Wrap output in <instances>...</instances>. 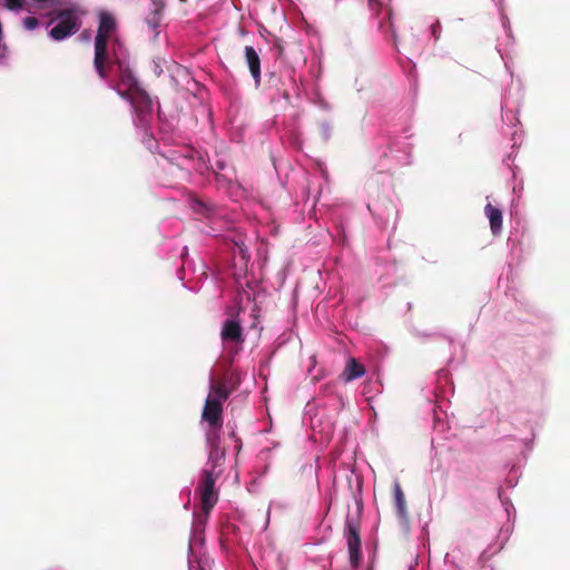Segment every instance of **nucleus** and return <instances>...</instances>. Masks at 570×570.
I'll list each match as a JSON object with an SVG mask.
<instances>
[{"instance_id": "obj_23", "label": "nucleus", "mask_w": 570, "mask_h": 570, "mask_svg": "<svg viewBox=\"0 0 570 570\" xmlns=\"http://www.w3.org/2000/svg\"><path fill=\"white\" fill-rule=\"evenodd\" d=\"M196 205H198L200 208H204V207H205L204 203H203V202H200V200H197V202H196Z\"/></svg>"}, {"instance_id": "obj_7", "label": "nucleus", "mask_w": 570, "mask_h": 570, "mask_svg": "<svg viewBox=\"0 0 570 570\" xmlns=\"http://www.w3.org/2000/svg\"><path fill=\"white\" fill-rule=\"evenodd\" d=\"M220 338L224 343L232 342L243 344L245 342V337L240 323L236 320H226L222 326Z\"/></svg>"}, {"instance_id": "obj_4", "label": "nucleus", "mask_w": 570, "mask_h": 570, "mask_svg": "<svg viewBox=\"0 0 570 570\" xmlns=\"http://www.w3.org/2000/svg\"><path fill=\"white\" fill-rule=\"evenodd\" d=\"M216 478L213 475V471L205 470L202 475L199 485L202 510L208 514L215 507L218 500V493L215 490Z\"/></svg>"}, {"instance_id": "obj_10", "label": "nucleus", "mask_w": 570, "mask_h": 570, "mask_svg": "<svg viewBox=\"0 0 570 570\" xmlns=\"http://www.w3.org/2000/svg\"><path fill=\"white\" fill-rule=\"evenodd\" d=\"M245 59L249 69V72L258 86L261 83V59L254 47H245Z\"/></svg>"}, {"instance_id": "obj_22", "label": "nucleus", "mask_w": 570, "mask_h": 570, "mask_svg": "<svg viewBox=\"0 0 570 570\" xmlns=\"http://www.w3.org/2000/svg\"><path fill=\"white\" fill-rule=\"evenodd\" d=\"M368 6L372 10L379 11L381 8V2L379 0H368Z\"/></svg>"}, {"instance_id": "obj_12", "label": "nucleus", "mask_w": 570, "mask_h": 570, "mask_svg": "<svg viewBox=\"0 0 570 570\" xmlns=\"http://www.w3.org/2000/svg\"><path fill=\"white\" fill-rule=\"evenodd\" d=\"M210 382L213 384H220L223 387H225L226 391H228V394L230 395L234 391H236L240 384V375L237 372H230L225 374L223 377L216 380L212 379Z\"/></svg>"}, {"instance_id": "obj_20", "label": "nucleus", "mask_w": 570, "mask_h": 570, "mask_svg": "<svg viewBox=\"0 0 570 570\" xmlns=\"http://www.w3.org/2000/svg\"><path fill=\"white\" fill-rule=\"evenodd\" d=\"M22 23L27 30H35L39 26V20L36 17H27L22 20Z\"/></svg>"}, {"instance_id": "obj_21", "label": "nucleus", "mask_w": 570, "mask_h": 570, "mask_svg": "<svg viewBox=\"0 0 570 570\" xmlns=\"http://www.w3.org/2000/svg\"><path fill=\"white\" fill-rule=\"evenodd\" d=\"M431 33H432V36L434 37L435 40H439L440 33H441V23H440V21H435L431 26Z\"/></svg>"}, {"instance_id": "obj_19", "label": "nucleus", "mask_w": 570, "mask_h": 570, "mask_svg": "<svg viewBox=\"0 0 570 570\" xmlns=\"http://www.w3.org/2000/svg\"><path fill=\"white\" fill-rule=\"evenodd\" d=\"M153 4L155 7L153 18L148 20V22L156 28L159 24L160 16L165 9V0H153Z\"/></svg>"}, {"instance_id": "obj_8", "label": "nucleus", "mask_w": 570, "mask_h": 570, "mask_svg": "<svg viewBox=\"0 0 570 570\" xmlns=\"http://www.w3.org/2000/svg\"><path fill=\"white\" fill-rule=\"evenodd\" d=\"M202 420L208 424V426H215L216 429L223 428V406L205 400L204 407L202 411Z\"/></svg>"}, {"instance_id": "obj_2", "label": "nucleus", "mask_w": 570, "mask_h": 570, "mask_svg": "<svg viewBox=\"0 0 570 570\" xmlns=\"http://www.w3.org/2000/svg\"><path fill=\"white\" fill-rule=\"evenodd\" d=\"M46 16L51 17L48 26L58 21V23L49 30V37L56 41L65 40L75 35L81 27L80 10L76 4L65 9L49 11Z\"/></svg>"}, {"instance_id": "obj_1", "label": "nucleus", "mask_w": 570, "mask_h": 570, "mask_svg": "<svg viewBox=\"0 0 570 570\" xmlns=\"http://www.w3.org/2000/svg\"><path fill=\"white\" fill-rule=\"evenodd\" d=\"M117 31V21L115 17L107 12L99 13V24L97 35L95 37V57L94 67L96 72L101 79L108 77V66L111 63V58L108 55V41L112 40Z\"/></svg>"}, {"instance_id": "obj_16", "label": "nucleus", "mask_w": 570, "mask_h": 570, "mask_svg": "<svg viewBox=\"0 0 570 570\" xmlns=\"http://www.w3.org/2000/svg\"><path fill=\"white\" fill-rule=\"evenodd\" d=\"M225 449L224 448H209L208 463L212 464L214 471L217 466L222 465L225 461Z\"/></svg>"}, {"instance_id": "obj_5", "label": "nucleus", "mask_w": 570, "mask_h": 570, "mask_svg": "<svg viewBox=\"0 0 570 570\" xmlns=\"http://www.w3.org/2000/svg\"><path fill=\"white\" fill-rule=\"evenodd\" d=\"M118 94L121 96V98L128 100L131 104L134 110L139 115V117H144L145 115L151 112V99L140 88H137L134 91H121V89H118Z\"/></svg>"}, {"instance_id": "obj_9", "label": "nucleus", "mask_w": 570, "mask_h": 570, "mask_svg": "<svg viewBox=\"0 0 570 570\" xmlns=\"http://www.w3.org/2000/svg\"><path fill=\"white\" fill-rule=\"evenodd\" d=\"M365 374V367L356 358L350 357L343 372L340 374V379L345 382H352L356 379L362 377Z\"/></svg>"}, {"instance_id": "obj_18", "label": "nucleus", "mask_w": 570, "mask_h": 570, "mask_svg": "<svg viewBox=\"0 0 570 570\" xmlns=\"http://www.w3.org/2000/svg\"><path fill=\"white\" fill-rule=\"evenodd\" d=\"M31 4L30 0H6L4 7L10 11L24 9L26 11L31 12Z\"/></svg>"}, {"instance_id": "obj_6", "label": "nucleus", "mask_w": 570, "mask_h": 570, "mask_svg": "<svg viewBox=\"0 0 570 570\" xmlns=\"http://www.w3.org/2000/svg\"><path fill=\"white\" fill-rule=\"evenodd\" d=\"M112 63L118 66L119 71V83L116 87L117 90L121 89V91H134L135 89L139 88L132 71L126 63L120 61L117 57L111 59V63L108 66V68Z\"/></svg>"}, {"instance_id": "obj_15", "label": "nucleus", "mask_w": 570, "mask_h": 570, "mask_svg": "<svg viewBox=\"0 0 570 570\" xmlns=\"http://www.w3.org/2000/svg\"><path fill=\"white\" fill-rule=\"evenodd\" d=\"M31 1V12L50 10L53 11L56 9H60L62 6V0H30Z\"/></svg>"}, {"instance_id": "obj_3", "label": "nucleus", "mask_w": 570, "mask_h": 570, "mask_svg": "<svg viewBox=\"0 0 570 570\" xmlns=\"http://www.w3.org/2000/svg\"><path fill=\"white\" fill-rule=\"evenodd\" d=\"M345 539L348 548L350 562L353 568H358L362 551H361V537H360V524L357 521L350 518L345 522Z\"/></svg>"}, {"instance_id": "obj_11", "label": "nucleus", "mask_w": 570, "mask_h": 570, "mask_svg": "<svg viewBox=\"0 0 570 570\" xmlns=\"http://www.w3.org/2000/svg\"><path fill=\"white\" fill-rule=\"evenodd\" d=\"M485 215L490 222V228L494 235L500 234L502 230V212L501 209L488 204L484 208Z\"/></svg>"}, {"instance_id": "obj_14", "label": "nucleus", "mask_w": 570, "mask_h": 570, "mask_svg": "<svg viewBox=\"0 0 570 570\" xmlns=\"http://www.w3.org/2000/svg\"><path fill=\"white\" fill-rule=\"evenodd\" d=\"M229 396L230 395L228 394V391L225 390V387H223L220 384H213L210 382L209 393H208L206 400L223 406Z\"/></svg>"}, {"instance_id": "obj_17", "label": "nucleus", "mask_w": 570, "mask_h": 570, "mask_svg": "<svg viewBox=\"0 0 570 570\" xmlns=\"http://www.w3.org/2000/svg\"><path fill=\"white\" fill-rule=\"evenodd\" d=\"M220 431L222 429H216L215 426H208L206 431V443L208 448H222L220 446Z\"/></svg>"}, {"instance_id": "obj_13", "label": "nucleus", "mask_w": 570, "mask_h": 570, "mask_svg": "<svg viewBox=\"0 0 570 570\" xmlns=\"http://www.w3.org/2000/svg\"><path fill=\"white\" fill-rule=\"evenodd\" d=\"M393 491H394V503H395L396 512L401 519L406 520L407 519L406 500H405V495H404L399 482L394 483Z\"/></svg>"}]
</instances>
